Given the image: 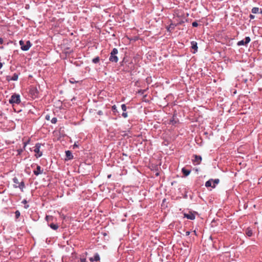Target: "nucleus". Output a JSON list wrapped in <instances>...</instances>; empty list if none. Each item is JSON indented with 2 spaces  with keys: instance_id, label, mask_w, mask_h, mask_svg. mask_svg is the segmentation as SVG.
Masks as SVG:
<instances>
[{
  "instance_id": "obj_5",
  "label": "nucleus",
  "mask_w": 262,
  "mask_h": 262,
  "mask_svg": "<svg viewBox=\"0 0 262 262\" xmlns=\"http://www.w3.org/2000/svg\"><path fill=\"white\" fill-rule=\"evenodd\" d=\"M40 143H38L35 144L34 151L36 153L35 156L36 158H38L42 155V152L40 151Z\"/></svg>"
},
{
  "instance_id": "obj_16",
  "label": "nucleus",
  "mask_w": 262,
  "mask_h": 262,
  "mask_svg": "<svg viewBox=\"0 0 262 262\" xmlns=\"http://www.w3.org/2000/svg\"><path fill=\"white\" fill-rule=\"evenodd\" d=\"M30 93L36 97L37 96V91L35 88H32L30 90Z\"/></svg>"
},
{
  "instance_id": "obj_9",
  "label": "nucleus",
  "mask_w": 262,
  "mask_h": 262,
  "mask_svg": "<svg viewBox=\"0 0 262 262\" xmlns=\"http://www.w3.org/2000/svg\"><path fill=\"white\" fill-rule=\"evenodd\" d=\"M43 169H41L39 165H37L36 170L33 171V173L35 176H38L43 173Z\"/></svg>"
},
{
  "instance_id": "obj_25",
  "label": "nucleus",
  "mask_w": 262,
  "mask_h": 262,
  "mask_svg": "<svg viewBox=\"0 0 262 262\" xmlns=\"http://www.w3.org/2000/svg\"><path fill=\"white\" fill-rule=\"evenodd\" d=\"M112 110L114 112H117V106L115 105L112 106Z\"/></svg>"
},
{
  "instance_id": "obj_40",
  "label": "nucleus",
  "mask_w": 262,
  "mask_h": 262,
  "mask_svg": "<svg viewBox=\"0 0 262 262\" xmlns=\"http://www.w3.org/2000/svg\"><path fill=\"white\" fill-rule=\"evenodd\" d=\"M25 208L27 209L29 207V205H26L24 206Z\"/></svg>"
},
{
  "instance_id": "obj_23",
  "label": "nucleus",
  "mask_w": 262,
  "mask_h": 262,
  "mask_svg": "<svg viewBox=\"0 0 262 262\" xmlns=\"http://www.w3.org/2000/svg\"><path fill=\"white\" fill-rule=\"evenodd\" d=\"M121 108L123 112H125L126 111V106L125 104H123L121 105Z\"/></svg>"
},
{
  "instance_id": "obj_22",
  "label": "nucleus",
  "mask_w": 262,
  "mask_h": 262,
  "mask_svg": "<svg viewBox=\"0 0 262 262\" xmlns=\"http://www.w3.org/2000/svg\"><path fill=\"white\" fill-rule=\"evenodd\" d=\"M15 217L16 219H18L19 217L20 216V212L18 211V210H16L15 212Z\"/></svg>"
},
{
  "instance_id": "obj_15",
  "label": "nucleus",
  "mask_w": 262,
  "mask_h": 262,
  "mask_svg": "<svg viewBox=\"0 0 262 262\" xmlns=\"http://www.w3.org/2000/svg\"><path fill=\"white\" fill-rule=\"evenodd\" d=\"M66 155L67 158H68V159H72L73 158V156L71 153V152L70 150H67L66 151Z\"/></svg>"
},
{
  "instance_id": "obj_41",
  "label": "nucleus",
  "mask_w": 262,
  "mask_h": 262,
  "mask_svg": "<svg viewBox=\"0 0 262 262\" xmlns=\"http://www.w3.org/2000/svg\"><path fill=\"white\" fill-rule=\"evenodd\" d=\"M2 67H3V63L0 62V69L2 68Z\"/></svg>"
},
{
  "instance_id": "obj_11",
  "label": "nucleus",
  "mask_w": 262,
  "mask_h": 262,
  "mask_svg": "<svg viewBox=\"0 0 262 262\" xmlns=\"http://www.w3.org/2000/svg\"><path fill=\"white\" fill-rule=\"evenodd\" d=\"M90 260L91 262H93L94 261H97L100 260V256L98 253H96L94 254L93 257H90Z\"/></svg>"
},
{
  "instance_id": "obj_17",
  "label": "nucleus",
  "mask_w": 262,
  "mask_h": 262,
  "mask_svg": "<svg viewBox=\"0 0 262 262\" xmlns=\"http://www.w3.org/2000/svg\"><path fill=\"white\" fill-rule=\"evenodd\" d=\"M259 9L258 7H253L251 10V12L253 14L259 13Z\"/></svg>"
},
{
  "instance_id": "obj_20",
  "label": "nucleus",
  "mask_w": 262,
  "mask_h": 262,
  "mask_svg": "<svg viewBox=\"0 0 262 262\" xmlns=\"http://www.w3.org/2000/svg\"><path fill=\"white\" fill-rule=\"evenodd\" d=\"M213 180H209L208 181H207L206 183H205V186L206 187H211L212 186L211 184H212V181Z\"/></svg>"
},
{
  "instance_id": "obj_29",
  "label": "nucleus",
  "mask_w": 262,
  "mask_h": 262,
  "mask_svg": "<svg viewBox=\"0 0 262 262\" xmlns=\"http://www.w3.org/2000/svg\"><path fill=\"white\" fill-rule=\"evenodd\" d=\"M122 116L123 117H124V118H126L128 116V115H127V113L126 112H124L122 114Z\"/></svg>"
},
{
  "instance_id": "obj_8",
  "label": "nucleus",
  "mask_w": 262,
  "mask_h": 262,
  "mask_svg": "<svg viewBox=\"0 0 262 262\" xmlns=\"http://www.w3.org/2000/svg\"><path fill=\"white\" fill-rule=\"evenodd\" d=\"M18 78V74L17 73H14L12 76H6V80L8 81H10L11 80L12 81H16L17 80Z\"/></svg>"
},
{
  "instance_id": "obj_13",
  "label": "nucleus",
  "mask_w": 262,
  "mask_h": 262,
  "mask_svg": "<svg viewBox=\"0 0 262 262\" xmlns=\"http://www.w3.org/2000/svg\"><path fill=\"white\" fill-rule=\"evenodd\" d=\"M245 234L248 237H251L253 235V231L250 228H247L245 230Z\"/></svg>"
},
{
  "instance_id": "obj_21",
  "label": "nucleus",
  "mask_w": 262,
  "mask_h": 262,
  "mask_svg": "<svg viewBox=\"0 0 262 262\" xmlns=\"http://www.w3.org/2000/svg\"><path fill=\"white\" fill-rule=\"evenodd\" d=\"M100 61V58L98 56L96 57L95 58H93L92 60V62L94 63H97Z\"/></svg>"
},
{
  "instance_id": "obj_33",
  "label": "nucleus",
  "mask_w": 262,
  "mask_h": 262,
  "mask_svg": "<svg viewBox=\"0 0 262 262\" xmlns=\"http://www.w3.org/2000/svg\"><path fill=\"white\" fill-rule=\"evenodd\" d=\"M80 262H86V259L85 258H80Z\"/></svg>"
},
{
  "instance_id": "obj_6",
  "label": "nucleus",
  "mask_w": 262,
  "mask_h": 262,
  "mask_svg": "<svg viewBox=\"0 0 262 262\" xmlns=\"http://www.w3.org/2000/svg\"><path fill=\"white\" fill-rule=\"evenodd\" d=\"M250 37L249 36H247L245 37L244 40H242L238 41L237 43V45L238 46H247V45L250 42Z\"/></svg>"
},
{
  "instance_id": "obj_42",
  "label": "nucleus",
  "mask_w": 262,
  "mask_h": 262,
  "mask_svg": "<svg viewBox=\"0 0 262 262\" xmlns=\"http://www.w3.org/2000/svg\"><path fill=\"white\" fill-rule=\"evenodd\" d=\"M183 198H185V199H186V198H187V194H185L183 196Z\"/></svg>"
},
{
  "instance_id": "obj_43",
  "label": "nucleus",
  "mask_w": 262,
  "mask_h": 262,
  "mask_svg": "<svg viewBox=\"0 0 262 262\" xmlns=\"http://www.w3.org/2000/svg\"><path fill=\"white\" fill-rule=\"evenodd\" d=\"M111 176H112V174H108V175L107 176V178H108V179L111 178Z\"/></svg>"
},
{
  "instance_id": "obj_26",
  "label": "nucleus",
  "mask_w": 262,
  "mask_h": 262,
  "mask_svg": "<svg viewBox=\"0 0 262 262\" xmlns=\"http://www.w3.org/2000/svg\"><path fill=\"white\" fill-rule=\"evenodd\" d=\"M57 118H55V117L53 118L52 119V120H51V122H52V123H53V124L56 123L57 122Z\"/></svg>"
},
{
  "instance_id": "obj_14",
  "label": "nucleus",
  "mask_w": 262,
  "mask_h": 262,
  "mask_svg": "<svg viewBox=\"0 0 262 262\" xmlns=\"http://www.w3.org/2000/svg\"><path fill=\"white\" fill-rule=\"evenodd\" d=\"M185 15H186V16H188L189 15V14L187 12H186V13L183 12V14H181V24L184 23L185 21H187V19L186 18Z\"/></svg>"
},
{
  "instance_id": "obj_44",
  "label": "nucleus",
  "mask_w": 262,
  "mask_h": 262,
  "mask_svg": "<svg viewBox=\"0 0 262 262\" xmlns=\"http://www.w3.org/2000/svg\"><path fill=\"white\" fill-rule=\"evenodd\" d=\"M259 13H260V14H261V15H262V9H260Z\"/></svg>"
},
{
  "instance_id": "obj_37",
  "label": "nucleus",
  "mask_w": 262,
  "mask_h": 262,
  "mask_svg": "<svg viewBox=\"0 0 262 262\" xmlns=\"http://www.w3.org/2000/svg\"><path fill=\"white\" fill-rule=\"evenodd\" d=\"M73 80V78L71 79L70 80V82L71 83H74L76 82V81H74Z\"/></svg>"
},
{
  "instance_id": "obj_35",
  "label": "nucleus",
  "mask_w": 262,
  "mask_h": 262,
  "mask_svg": "<svg viewBox=\"0 0 262 262\" xmlns=\"http://www.w3.org/2000/svg\"><path fill=\"white\" fill-rule=\"evenodd\" d=\"M21 203L23 204H26L27 203V201L26 200L24 199V200H23V201L21 202Z\"/></svg>"
},
{
  "instance_id": "obj_39",
  "label": "nucleus",
  "mask_w": 262,
  "mask_h": 262,
  "mask_svg": "<svg viewBox=\"0 0 262 262\" xmlns=\"http://www.w3.org/2000/svg\"><path fill=\"white\" fill-rule=\"evenodd\" d=\"M190 231H186V236L189 235V234H190Z\"/></svg>"
},
{
  "instance_id": "obj_19",
  "label": "nucleus",
  "mask_w": 262,
  "mask_h": 262,
  "mask_svg": "<svg viewBox=\"0 0 262 262\" xmlns=\"http://www.w3.org/2000/svg\"><path fill=\"white\" fill-rule=\"evenodd\" d=\"M49 226L53 230H57L58 228V225L57 224H54L53 223H52L50 225H49Z\"/></svg>"
},
{
  "instance_id": "obj_3",
  "label": "nucleus",
  "mask_w": 262,
  "mask_h": 262,
  "mask_svg": "<svg viewBox=\"0 0 262 262\" xmlns=\"http://www.w3.org/2000/svg\"><path fill=\"white\" fill-rule=\"evenodd\" d=\"M20 46V48L23 51H28L32 46L30 41L28 40L25 43L24 41L21 40L19 42Z\"/></svg>"
},
{
  "instance_id": "obj_18",
  "label": "nucleus",
  "mask_w": 262,
  "mask_h": 262,
  "mask_svg": "<svg viewBox=\"0 0 262 262\" xmlns=\"http://www.w3.org/2000/svg\"><path fill=\"white\" fill-rule=\"evenodd\" d=\"M195 162H197L198 164H199L201 160H202V157L200 156H197L195 155Z\"/></svg>"
},
{
  "instance_id": "obj_7",
  "label": "nucleus",
  "mask_w": 262,
  "mask_h": 262,
  "mask_svg": "<svg viewBox=\"0 0 262 262\" xmlns=\"http://www.w3.org/2000/svg\"><path fill=\"white\" fill-rule=\"evenodd\" d=\"M184 218H187L190 220H194L195 219V215L191 211H189L188 213H183Z\"/></svg>"
},
{
  "instance_id": "obj_10",
  "label": "nucleus",
  "mask_w": 262,
  "mask_h": 262,
  "mask_svg": "<svg viewBox=\"0 0 262 262\" xmlns=\"http://www.w3.org/2000/svg\"><path fill=\"white\" fill-rule=\"evenodd\" d=\"M191 48L193 49V53H195L198 51V43L196 41H192L190 42Z\"/></svg>"
},
{
  "instance_id": "obj_31",
  "label": "nucleus",
  "mask_w": 262,
  "mask_h": 262,
  "mask_svg": "<svg viewBox=\"0 0 262 262\" xmlns=\"http://www.w3.org/2000/svg\"><path fill=\"white\" fill-rule=\"evenodd\" d=\"M249 18H250V20L253 19L255 18V16L253 14H250Z\"/></svg>"
},
{
  "instance_id": "obj_24",
  "label": "nucleus",
  "mask_w": 262,
  "mask_h": 262,
  "mask_svg": "<svg viewBox=\"0 0 262 262\" xmlns=\"http://www.w3.org/2000/svg\"><path fill=\"white\" fill-rule=\"evenodd\" d=\"M52 218H53V217L52 216H50V215H46V220L48 222H49V221L52 220Z\"/></svg>"
},
{
  "instance_id": "obj_34",
  "label": "nucleus",
  "mask_w": 262,
  "mask_h": 262,
  "mask_svg": "<svg viewBox=\"0 0 262 262\" xmlns=\"http://www.w3.org/2000/svg\"><path fill=\"white\" fill-rule=\"evenodd\" d=\"M97 114L99 115H103V112L102 111H99L97 112Z\"/></svg>"
},
{
  "instance_id": "obj_2",
  "label": "nucleus",
  "mask_w": 262,
  "mask_h": 262,
  "mask_svg": "<svg viewBox=\"0 0 262 262\" xmlns=\"http://www.w3.org/2000/svg\"><path fill=\"white\" fill-rule=\"evenodd\" d=\"M13 182L14 183L13 187L14 188H19L23 192L24 188L25 187V183L24 181L19 182L18 179L16 177L13 178Z\"/></svg>"
},
{
  "instance_id": "obj_38",
  "label": "nucleus",
  "mask_w": 262,
  "mask_h": 262,
  "mask_svg": "<svg viewBox=\"0 0 262 262\" xmlns=\"http://www.w3.org/2000/svg\"><path fill=\"white\" fill-rule=\"evenodd\" d=\"M46 119L47 120H49V119H50V116H49V115H46Z\"/></svg>"
},
{
  "instance_id": "obj_1",
  "label": "nucleus",
  "mask_w": 262,
  "mask_h": 262,
  "mask_svg": "<svg viewBox=\"0 0 262 262\" xmlns=\"http://www.w3.org/2000/svg\"><path fill=\"white\" fill-rule=\"evenodd\" d=\"M118 53V51L116 48H114L110 53L109 57V60L112 62H117L118 61V58L117 56V54Z\"/></svg>"
},
{
  "instance_id": "obj_4",
  "label": "nucleus",
  "mask_w": 262,
  "mask_h": 262,
  "mask_svg": "<svg viewBox=\"0 0 262 262\" xmlns=\"http://www.w3.org/2000/svg\"><path fill=\"white\" fill-rule=\"evenodd\" d=\"M20 98L19 94H13L11 98L9 100V103L10 104H19L20 103Z\"/></svg>"
},
{
  "instance_id": "obj_27",
  "label": "nucleus",
  "mask_w": 262,
  "mask_h": 262,
  "mask_svg": "<svg viewBox=\"0 0 262 262\" xmlns=\"http://www.w3.org/2000/svg\"><path fill=\"white\" fill-rule=\"evenodd\" d=\"M192 26L193 27H196L198 26V23H197V21H193L192 23Z\"/></svg>"
},
{
  "instance_id": "obj_30",
  "label": "nucleus",
  "mask_w": 262,
  "mask_h": 262,
  "mask_svg": "<svg viewBox=\"0 0 262 262\" xmlns=\"http://www.w3.org/2000/svg\"><path fill=\"white\" fill-rule=\"evenodd\" d=\"M173 28H174V26H173V25L171 24V25H170L169 26V28H168V30L169 31H171L172 29H173Z\"/></svg>"
},
{
  "instance_id": "obj_36",
  "label": "nucleus",
  "mask_w": 262,
  "mask_h": 262,
  "mask_svg": "<svg viewBox=\"0 0 262 262\" xmlns=\"http://www.w3.org/2000/svg\"><path fill=\"white\" fill-rule=\"evenodd\" d=\"M3 43V39L2 38L0 37V45H2Z\"/></svg>"
},
{
  "instance_id": "obj_12",
  "label": "nucleus",
  "mask_w": 262,
  "mask_h": 262,
  "mask_svg": "<svg viewBox=\"0 0 262 262\" xmlns=\"http://www.w3.org/2000/svg\"><path fill=\"white\" fill-rule=\"evenodd\" d=\"M191 171V170L190 169H186L185 167L181 169V172L183 173L185 177L188 176Z\"/></svg>"
},
{
  "instance_id": "obj_32",
  "label": "nucleus",
  "mask_w": 262,
  "mask_h": 262,
  "mask_svg": "<svg viewBox=\"0 0 262 262\" xmlns=\"http://www.w3.org/2000/svg\"><path fill=\"white\" fill-rule=\"evenodd\" d=\"M23 150L22 149H19L17 150L18 154L19 155H20L21 152H23Z\"/></svg>"
},
{
  "instance_id": "obj_28",
  "label": "nucleus",
  "mask_w": 262,
  "mask_h": 262,
  "mask_svg": "<svg viewBox=\"0 0 262 262\" xmlns=\"http://www.w3.org/2000/svg\"><path fill=\"white\" fill-rule=\"evenodd\" d=\"M219 181H220V180L218 179L214 180H213L214 185L212 187H215V184H218L219 183Z\"/></svg>"
},
{
  "instance_id": "obj_45",
  "label": "nucleus",
  "mask_w": 262,
  "mask_h": 262,
  "mask_svg": "<svg viewBox=\"0 0 262 262\" xmlns=\"http://www.w3.org/2000/svg\"><path fill=\"white\" fill-rule=\"evenodd\" d=\"M27 145V143H24V148H25L26 146Z\"/></svg>"
}]
</instances>
